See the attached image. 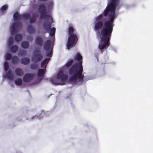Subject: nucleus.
Masks as SVG:
<instances>
[{
    "mask_svg": "<svg viewBox=\"0 0 153 153\" xmlns=\"http://www.w3.org/2000/svg\"><path fill=\"white\" fill-rule=\"evenodd\" d=\"M53 5V2L52 1H50L48 3V7H52Z\"/></svg>",
    "mask_w": 153,
    "mask_h": 153,
    "instance_id": "37",
    "label": "nucleus"
},
{
    "mask_svg": "<svg viewBox=\"0 0 153 153\" xmlns=\"http://www.w3.org/2000/svg\"><path fill=\"white\" fill-rule=\"evenodd\" d=\"M16 84L17 85H20L22 83V80L20 78H18L15 81Z\"/></svg>",
    "mask_w": 153,
    "mask_h": 153,
    "instance_id": "28",
    "label": "nucleus"
},
{
    "mask_svg": "<svg viewBox=\"0 0 153 153\" xmlns=\"http://www.w3.org/2000/svg\"><path fill=\"white\" fill-rule=\"evenodd\" d=\"M13 17L15 21L19 20L22 19V15H20L18 12H16L13 14Z\"/></svg>",
    "mask_w": 153,
    "mask_h": 153,
    "instance_id": "17",
    "label": "nucleus"
},
{
    "mask_svg": "<svg viewBox=\"0 0 153 153\" xmlns=\"http://www.w3.org/2000/svg\"><path fill=\"white\" fill-rule=\"evenodd\" d=\"M58 79L57 78L56 79L52 78L51 79V81L53 84L55 85H61L62 84L58 81Z\"/></svg>",
    "mask_w": 153,
    "mask_h": 153,
    "instance_id": "25",
    "label": "nucleus"
},
{
    "mask_svg": "<svg viewBox=\"0 0 153 153\" xmlns=\"http://www.w3.org/2000/svg\"><path fill=\"white\" fill-rule=\"evenodd\" d=\"M46 0H45V1H46Z\"/></svg>",
    "mask_w": 153,
    "mask_h": 153,
    "instance_id": "39",
    "label": "nucleus"
},
{
    "mask_svg": "<svg viewBox=\"0 0 153 153\" xmlns=\"http://www.w3.org/2000/svg\"><path fill=\"white\" fill-rule=\"evenodd\" d=\"M8 8V6L7 4H5L2 6L0 9V13L1 14H3Z\"/></svg>",
    "mask_w": 153,
    "mask_h": 153,
    "instance_id": "22",
    "label": "nucleus"
},
{
    "mask_svg": "<svg viewBox=\"0 0 153 153\" xmlns=\"http://www.w3.org/2000/svg\"><path fill=\"white\" fill-rule=\"evenodd\" d=\"M18 49V46L16 45H13L10 48V50L11 52L14 53L16 52Z\"/></svg>",
    "mask_w": 153,
    "mask_h": 153,
    "instance_id": "24",
    "label": "nucleus"
},
{
    "mask_svg": "<svg viewBox=\"0 0 153 153\" xmlns=\"http://www.w3.org/2000/svg\"><path fill=\"white\" fill-rule=\"evenodd\" d=\"M83 71L82 66L78 65V63L74 64L69 68V74L72 76L71 77L69 80L72 82H76L78 79L79 81H82L84 76L82 75Z\"/></svg>",
    "mask_w": 153,
    "mask_h": 153,
    "instance_id": "3",
    "label": "nucleus"
},
{
    "mask_svg": "<svg viewBox=\"0 0 153 153\" xmlns=\"http://www.w3.org/2000/svg\"><path fill=\"white\" fill-rule=\"evenodd\" d=\"M27 53V51L26 50H22L19 52V54L21 56L25 55Z\"/></svg>",
    "mask_w": 153,
    "mask_h": 153,
    "instance_id": "35",
    "label": "nucleus"
},
{
    "mask_svg": "<svg viewBox=\"0 0 153 153\" xmlns=\"http://www.w3.org/2000/svg\"><path fill=\"white\" fill-rule=\"evenodd\" d=\"M12 56L10 53H7L6 55V60H10L12 58Z\"/></svg>",
    "mask_w": 153,
    "mask_h": 153,
    "instance_id": "34",
    "label": "nucleus"
},
{
    "mask_svg": "<svg viewBox=\"0 0 153 153\" xmlns=\"http://www.w3.org/2000/svg\"><path fill=\"white\" fill-rule=\"evenodd\" d=\"M50 59V58H45L42 62L41 63V66L43 67L45 64H47Z\"/></svg>",
    "mask_w": 153,
    "mask_h": 153,
    "instance_id": "26",
    "label": "nucleus"
},
{
    "mask_svg": "<svg viewBox=\"0 0 153 153\" xmlns=\"http://www.w3.org/2000/svg\"><path fill=\"white\" fill-rule=\"evenodd\" d=\"M51 44L50 39L47 40L45 42L43 45L44 48L46 51H48L50 48Z\"/></svg>",
    "mask_w": 153,
    "mask_h": 153,
    "instance_id": "11",
    "label": "nucleus"
},
{
    "mask_svg": "<svg viewBox=\"0 0 153 153\" xmlns=\"http://www.w3.org/2000/svg\"><path fill=\"white\" fill-rule=\"evenodd\" d=\"M74 30L72 26H70L69 27L68 29L69 36L67 43V47L68 50L75 45L78 40L77 33L75 32L74 33Z\"/></svg>",
    "mask_w": 153,
    "mask_h": 153,
    "instance_id": "4",
    "label": "nucleus"
},
{
    "mask_svg": "<svg viewBox=\"0 0 153 153\" xmlns=\"http://www.w3.org/2000/svg\"><path fill=\"white\" fill-rule=\"evenodd\" d=\"M56 78L58 79H60L62 81H66L68 78V76L64 74L62 71H60L57 74Z\"/></svg>",
    "mask_w": 153,
    "mask_h": 153,
    "instance_id": "10",
    "label": "nucleus"
},
{
    "mask_svg": "<svg viewBox=\"0 0 153 153\" xmlns=\"http://www.w3.org/2000/svg\"><path fill=\"white\" fill-rule=\"evenodd\" d=\"M34 76L33 74L27 73L24 76L23 81L25 82H29L33 79Z\"/></svg>",
    "mask_w": 153,
    "mask_h": 153,
    "instance_id": "9",
    "label": "nucleus"
},
{
    "mask_svg": "<svg viewBox=\"0 0 153 153\" xmlns=\"http://www.w3.org/2000/svg\"><path fill=\"white\" fill-rule=\"evenodd\" d=\"M46 55H47V56L48 57H49V58L50 59V58L52 56V49H51V50L50 52L48 53H47Z\"/></svg>",
    "mask_w": 153,
    "mask_h": 153,
    "instance_id": "36",
    "label": "nucleus"
},
{
    "mask_svg": "<svg viewBox=\"0 0 153 153\" xmlns=\"http://www.w3.org/2000/svg\"><path fill=\"white\" fill-rule=\"evenodd\" d=\"M21 62L22 64L26 65L28 64L30 62L29 58L27 57L23 58L21 59Z\"/></svg>",
    "mask_w": 153,
    "mask_h": 153,
    "instance_id": "18",
    "label": "nucleus"
},
{
    "mask_svg": "<svg viewBox=\"0 0 153 153\" xmlns=\"http://www.w3.org/2000/svg\"><path fill=\"white\" fill-rule=\"evenodd\" d=\"M45 69H39L37 74L38 76L42 78L45 75Z\"/></svg>",
    "mask_w": 153,
    "mask_h": 153,
    "instance_id": "16",
    "label": "nucleus"
},
{
    "mask_svg": "<svg viewBox=\"0 0 153 153\" xmlns=\"http://www.w3.org/2000/svg\"><path fill=\"white\" fill-rule=\"evenodd\" d=\"M35 42L36 44L39 46H41L43 43V39L40 36H38L36 37L35 39Z\"/></svg>",
    "mask_w": 153,
    "mask_h": 153,
    "instance_id": "14",
    "label": "nucleus"
},
{
    "mask_svg": "<svg viewBox=\"0 0 153 153\" xmlns=\"http://www.w3.org/2000/svg\"><path fill=\"white\" fill-rule=\"evenodd\" d=\"M12 62L13 65L17 64L19 61V59L17 56H14L12 58Z\"/></svg>",
    "mask_w": 153,
    "mask_h": 153,
    "instance_id": "21",
    "label": "nucleus"
},
{
    "mask_svg": "<svg viewBox=\"0 0 153 153\" xmlns=\"http://www.w3.org/2000/svg\"><path fill=\"white\" fill-rule=\"evenodd\" d=\"M119 2V0H111V3L107 6L103 13L99 15L95 18L94 23V30L98 32L101 29L105 27V22L111 20L113 21V27L114 25V20L116 17L115 14L116 7L117 6Z\"/></svg>",
    "mask_w": 153,
    "mask_h": 153,
    "instance_id": "1",
    "label": "nucleus"
},
{
    "mask_svg": "<svg viewBox=\"0 0 153 153\" xmlns=\"http://www.w3.org/2000/svg\"><path fill=\"white\" fill-rule=\"evenodd\" d=\"M45 22L43 24V26L45 29L47 31H50L49 34L52 37L54 36L55 35L56 29L54 27L51 28V25L52 22Z\"/></svg>",
    "mask_w": 153,
    "mask_h": 153,
    "instance_id": "6",
    "label": "nucleus"
},
{
    "mask_svg": "<svg viewBox=\"0 0 153 153\" xmlns=\"http://www.w3.org/2000/svg\"><path fill=\"white\" fill-rule=\"evenodd\" d=\"M22 26V22H16L13 23L11 27V33L12 35H14L16 33L18 30H19Z\"/></svg>",
    "mask_w": 153,
    "mask_h": 153,
    "instance_id": "7",
    "label": "nucleus"
},
{
    "mask_svg": "<svg viewBox=\"0 0 153 153\" xmlns=\"http://www.w3.org/2000/svg\"><path fill=\"white\" fill-rule=\"evenodd\" d=\"M13 38L11 37H10L8 41V44L9 46H10V45H12L13 43Z\"/></svg>",
    "mask_w": 153,
    "mask_h": 153,
    "instance_id": "31",
    "label": "nucleus"
},
{
    "mask_svg": "<svg viewBox=\"0 0 153 153\" xmlns=\"http://www.w3.org/2000/svg\"><path fill=\"white\" fill-rule=\"evenodd\" d=\"M22 35L19 33L16 34L15 37V40L17 42L20 41L22 39Z\"/></svg>",
    "mask_w": 153,
    "mask_h": 153,
    "instance_id": "23",
    "label": "nucleus"
},
{
    "mask_svg": "<svg viewBox=\"0 0 153 153\" xmlns=\"http://www.w3.org/2000/svg\"><path fill=\"white\" fill-rule=\"evenodd\" d=\"M27 30L29 33L32 34L35 32L36 29L32 25H30L28 26Z\"/></svg>",
    "mask_w": 153,
    "mask_h": 153,
    "instance_id": "13",
    "label": "nucleus"
},
{
    "mask_svg": "<svg viewBox=\"0 0 153 153\" xmlns=\"http://www.w3.org/2000/svg\"><path fill=\"white\" fill-rule=\"evenodd\" d=\"M38 67V65L36 63H32L30 65V68L32 70L36 69Z\"/></svg>",
    "mask_w": 153,
    "mask_h": 153,
    "instance_id": "33",
    "label": "nucleus"
},
{
    "mask_svg": "<svg viewBox=\"0 0 153 153\" xmlns=\"http://www.w3.org/2000/svg\"><path fill=\"white\" fill-rule=\"evenodd\" d=\"M6 76L7 79L10 80H12L14 77V75L10 71H9L7 72Z\"/></svg>",
    "mask_w": 153,
    "mask_h": 153,
    "instance_id": "19",
    "label": "nucleus"
},
{
    "mask_svg": "<svg viewBox=\"0 0 153 153\" xmlns=\"http://www.w3.org/2000/svg\"><path fill=\"white\" fill-rule=\"evenodd\" d=\"M21 46L23 48L27 49L29 48L30 45L29 42L25 41L21 43Z\"/></svg>",
    "mask_w": 153,
    "mask_h": 153,
    "instance_id": "20",
    "label": "nucleus"
},
{
    "mask_svg": "<svg viewBox=\"0 0 153 153\" xmlns=\"http://www.w3.org/2000/svg\"><path fill=\"white\" fill-rule=\"evenodd\" d=\"M46 7L43 4H41L39 8V10L40 14V18L41 19H45L49 20L51 19V20L53 21V19L49 14H47L46 12Z\"/></svg>",
    "mask_w": 153,
    "mask_h": 153,
    "instance_id": "5",
    "label": "nucleus"
},
{
    "mask_svg": "<svg viewBox=\"0 0 153 153\" xmlns=\"http://www.w3.org/2000/svg\"><path fill=\"white\" fill-rule=\"evenodd\" d=\"M9 68V64L8 62L6 61L4 63V68L5 71H7Z\"/></svg>",
    "mask_w": 153,
    "mask_h": 153,
    "instance_id": "30",
    "label": "nucleus"
},
{
    "mask_svg": "<svg viewBox=\"0 0 153 153\" xmlns=\"http://www.w3.org/2000/svg\"><path fill=\"white\" fill-rule=\"evenodd\" d=\"M16 75L18 76H22L24 74L23 71L20 68H16L15 70Z\"/></svg>",
    "mask_w": 153,
    "mask_h": 153,
    "instance_id": "15",
    "label": "nucleus"
},
{
    "mask_svg": "<svg viewBox=\"0 0 153 153\" xmlns=\"http://www.w3.org/2000/svg\"><path fill=\"white\" fill-rule=\"evenodd\" d=\"M30 17V16L29 13H24L22 15V17L25 19H28Z\"/></svg>",
    "mask_w": 153,
    "mask_h": 153,
    "instance_id": "32",
    "label": "nucleus"
},
{
    "mask_svg": "<svg viewBox=\"0 0 153 153\" xmlns=\"http://www.w3.org/2000/svg\"><path fill=\"white\" fill-rule=\"evenodd\" d=\"M82 56L80 55L79 53H77L76 54V56L75 58L74 59L79 61L78 65L80 66H82Z\"/></svg>",
    "mask_w": 153,
    "mask_h": 153,
    "instance_id": "12",
    "label": "nucleus"
},
{
    "mask_svg": "<svg viewBox=\"0 0 153 153\" xmlns=\"http://www.w3.org/2000/svg\"><path fill=\"white\" fill-rule=\"evenodd\" d=\"M73 60L71 59L68 62L65 64V66L67 68L70 67L73 64Z\"/></svg>",
    "mask_w": 153,
    "mask_h": 153,
    "instance_id": "29",
    "label": "nucleus"
},
{
    "mask_svg": "<svg viewBox=\"0 0 153 153\" xmlns=\"http://www.w3.org/2000/svg\"><path fill=\"white\" fill-rule=\"evenodd\" d=\"M29 22L30 23H33L36 20V16L35 14H33L32 15V17L29 18Z\"/></svg>",
    "mask_w": 153,
    "mask_h": 153,
    "instance_id": "27",
    "label": "nucleus"
},
{
    "mask_svg": "<svg viewBox=\"0 0 153 153\" xmlns=\"http://www.w3.org/2000/svg\"><path fill=\"white\" fill-rule=\"evenodd\" d=\"M43 57V56L41 54L39 50H36L33 51L32 58L33 61L35 62H39L42 59Z\"/></svg>",
    "mask_w": 153,
    "mask_h": 153,
    "instance_id": "8",
    "label": "nucleus"
},
{
    "mask_svg": "<svg viewBox=\"0 0 153 153\" xmlns=\"http://www.w3.org/2000/svg\"><path fill=\"white\" fill-rule=\"evenodd\" d=\"M113 21L111 20L105 22V27H103L101 30V41L100 42L98 48L101 50L106 49L110 44V41L113 31Z\"/></svg>",
    "mask_w": 153,
    "mask_h": 153,
    "instance_id": "2",
    "label": "nucleus"
},
{
    "mask_svg": "<svg viewBox=\"0 0 153 153\" xmlns=\"http://www.w3.org/2000/svg\"><path fill=\"white\" fill-rule=\"evenodd\" d=\"M36 117V116H33V117H32V119H34V118H35V117Z\"/></svg>",
    "mask_w": 153,
    "mask_h": 153,
    "instance_id": "38",
    "label": "nucleus"
}]
</instances>
